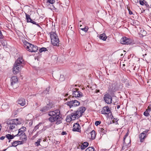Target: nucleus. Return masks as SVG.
<instances>
[{
    "label": "nucleus",
    "instance_id": "79ce46f5",
    "mask_svg": "<svg viewBox=\"0 0 151 151\" xmlns=\"http://www.w3.org/2000/svg\"><path fill=\"white\" fill-rule=\"evenodd\" d=\"M6 106L7 107V108H8V106L4 104L2 105V108H4Z\"/></svg>",
    "mask_w": 151,
    "mask_h": 151
},
{
    "label": "nucleus",
    "instance_id": "1a4fd4ad",
    "mask_svg": "<svg viewBox=\"0 0 151 151\" xmlns=\"http://www.w3.org/2000/svg\"><path fill=\"white\" fill-rule=\"evenodd\" d=\"M120 41L121 43L123 44H129L132 42L130 39L126 37H122Z\"/></svg>",
    "mask_w": 151,
    "mask_h": 151
},
{
    "label": "nucleus",
    "instance_id": "13d9d810",
    "mask_svg": "<svg viewBox=\"0 0 151 151\" xmlns=\"http://www.w3.org/2000/svg\"><path fill=\"white\" fill-rule=\"evenodd\" d=\"M66 100H68V99H67V98L66 99Z\"/></svg>",
    "mask_w": 151,
    "mask_h": 151
},
{
    "label": "nucleus",
    "instance_id": "412c9836",
    "mask_svg": "<svg viewBox=\"0 0 151 151\" xmlns=\"http://www.w3.org/2000/svg\"><path fill=\"white\" fill-rule=\"evenodd\" d=\"M91 138L92 139H94L96 137V135L95 131L93 130L91 132Z\"/></svg>",
    "mask_w": 151,
    "mask_h": 151
},
{
    "label": "nucleus",
    "instance_id": "f704fd0d",
    "mask_svg": "<svg viewBox=\"0 0 151 151\" xmlns=\"http://www.w3.org/2000/svg\"><path fill=\"white\" fill-rule=\"evenodd\" d=\"M88 29V27H87V28L85 27L83 28H81V29L83 31H84L85 32H87Z\"/></svg>",
    "mask_w": 151,
    "mask_h": 151
},
{
    "label": "nucleus",
    "instance_id": "72a5a7b5",
    "mask_svg": "<svg viewBox=\"0 0 151 151\" xmlns=\"http://www.w3.org/2000/svg\"><path fill=\"white\" fill-rule=\"evenodd\" d=\"M101 123V122L100 121H96L95 122V125H96V126H97L98 125H99V124H100Z\"/></svg>",
    "mask_w": 151,
    "mask_h": 151
},
{
    "label": "nucleus",
    "instance_id": "f257e3e1",
    "mask_svg": "<svg viewBox=\"0 0 151 151\" xmlns=\"http://www.w3.org/2000/svg\"><path fill=\"white\" fill-rule=\"evenodd\" d=\"M60 110L56 109L48 112V115L50 116L48 119L51 122H56V124L58 125L62 122V118L60 116Z\"/></svg>",
    "mask_w": 151,
    "mask_h": 151
},
{
    "label": "nucleus",
    "instance_id": "9b49d317",
    "mask_svg": "<svg viewBox=\"0 0 151 151\" xmlns=\"http://www.w3.org/2000/svg\"><path fill=\"white\" fill-rule=\"evenodd\" d=\"M75 90L73 91V97H79L83 96V94L80 91H78V89L75 88Z\"/></svg>",
    "mask_w": 151,
    "mask_h": 151
},
{
    "label": "nucleus",
    "instance_id": "f3484780",
    "mask_svg": "<svg viewBox=\"0 0 151 151\" xmlns=\"http://www.w3.org/2000/svg\"><path fill=\"white\" fill-rule=\"evenodd\" d=\"M22 141H14L12 143V146L16 147L19 144H22L24 143V141H23L22 140Z\"/></svg>",
    "mask_w": 151,
    "mask_h": 151
},
{
    "label": "nucleus",
    "instance_id": "680f3d73",
    "mask_svg": "<svg viewBox=\"0 0 151 151\" xmlns=\"http://www.w3.org/2000/svg\"><path fill=\"white\" fill-rule=\"evenodd\" d=\"M122 55H123V54H122L121 55V56H122Z\"/></svg>",
    "mask_w": 151,
    "mask_h": 151
},
{
    "label": "nucleus",
    "instance_id": "3c124183",
    "mask_svg": "<svg viewBox=\"0 0 151 151\" xmlns=\"http://www.w3.org/2000/svg\"><path fill=\"white\" fill-rule=\"evenodd\" d=\"M126 85H127V86H129V84L128 83H126Z\"/></svg>",
    "mask_w": 151,
    "mask_h": 151
},
{
    "label": "nucleus",
    "instance_id": "09e8293b",
    "mask_svg": "<svg viewBox=\"0 0 151 151\" xmlns=\"http://www.w3.org/2000/svg\"><path fill=\"white\" fill-rule=\"evenodd\" d=\"M38 133V132L37 133ZM38 135V133H37L34 136H33V137L34 138H35L36 137H37V136Z\"/></svg>",
    "mask_w": 151,
    "mask_h": 151
},
{
    "label": "nucleus",
    "instance_id": "6e6552de",
    "mask_svg": "<svg viewBox=\"0 0 151 151\" xmlns=\"http://www.w3.org/2000/svg\"><path fill=\"white\" fill-rule=\"evenodd\" d=\"M67 105L69 106L70 107H76L79 106L80 104V103L77 100H72L71 101H68L67 102Z\"/></svg>",
    "mask_w": 151,
    "mask_h": 151
},
{
    "label": "nucleus",
    "instance_id": "603ef678",
    "mask_svg": "<svg viewBox=\"0 0 151 151\" xmlns=\"http://www.w3.org/2000/svg\"><path fill=\"white\" fill-rule=\"evenodd\" d=\"M68 95V93H67V94H65V96H67Z\"/></svg>",
    "mask_w": 151,
    "mask_h": 151
},
{
    "label": "nucleus",
    "instance_id": "4c0bfd02",
    "mask_svg": "<svg viewBox=\"0 0 151 151\" xmlns=\"http://www.w3.org/2000/svg\"><path fill=\"white\" fill-rule=\"evenodd\" d=\"M41 140V139H39L37 140V142H35L37 144V146L40 145V142Z\"/></svg>",
    "mask_w": 151,
    "mask_h": 151
},
{
    "label": "nucleus",
    "instance_id": "423d86ee",
    "mask_svg": "<svg viewBox=\"0 0 151 151\" xmlns=\"http://www.w3.org/2000/svg\"><path fill=\"white\" fill-rule=\"evenodd\" d=\"M23 43L24 47L29 52H36L38 50V47L37 46L30 44L26 41H24Z\"/></svg>",
    "mask_w": 151,
    "mask_h": 151
},
{
    "label": "nucleus",
    "instance_id": "dca6fc26",
    "mask_svg": "<svg viewBox=\"0 0 151 151\" xmlns=\"http://www.w3.org/2000/svg\"><path fill=\"white\" fill-rule=\"evenodd\" d=\"M80 126L79 124L76 123L74 124L73 127V131L80 132L81 131Z\"/></svg>",
    "mask_w": 151,
    "mask_h": 151
},
{
    "label": "nucleus",
    "instance_id": "c03bdc74",
    "mask_svg": "<svg viewBox=\"0 0 151 151\" xmlns=\"http://www.w3.org/2000/svg\"><path fill=\"white\" fill-rule=\"evenodd\" d=\"M128 11L129 12V14H133L132 12L129 9H128Z\"/></svg>",
    "mask_w": 151,
    "mask_h": 151
},
{
    "label": "nucleus",
    "instance_id": "2eb2a0df",
    "mask_svg": "<svg viewBox=\"0 0 151 151\" xmlns=\"http://www.w3.org/2000/svg\"><path fill=\"white\" fill-rule=\"evenodd\" d=\"M11 85L14 87L15 85L17 83L18 79L16 76H13L11 78Z\"/></svg>",
    "mask_w": 151,
    "mask_h": 151
},
{
    "label": "nucleus",
    "instance_id": "052dcab7",
    "mask_svg": "<svg viewBox=\"0 0 151 151\" xmlns=\"http://www.w3.org/2000/svg\"><path fill=\"white\" fill-rule=\"evenodd\" d=\"M133 24H134V22L133 21Z\"/></svg>",
    "mask_w": 151,
    "mask_h": 151
},
{
    "label": "nucleus",
    "instance_id": "39448f33",
    "mask_svg": "<svg viewBox=\"0 0 151 151\" xmlns=\"http://www.w3.org/2000/svg\"><path fill=\"white\" fill-rule=\"evenodd\" d=\"M21 121L20 119H16L9 120L7 123L9 129L11 130L17 127V125L21 124Z\"/></svg>",
    "mask_w": 151,
    "mask_h": 151
},
{
    "label": "nucleus",
    "instance_id": "7c9ffc66",
    "mask_svg": "<svg viewBox=\"0 0 151 151\" xmlns=\"http://www.w3.org/2000/svg\"><path fill=\"white\" fill-rule=\"evenodd\" d=\"M20 130L23 131L24 132L26 131V128L25 127H22L21 128L19 129Z\"/></svg>",
    "mask_w": 151,
    "mask_h": 151
},
{
    "label": "nucleus",
    "instance_id": "a19ab883",
    "mask_svg": "<svg viewBox=\"0 0 151 151\" xmlns=\"http://www.w3.org/2000/svg\"><path fill=\"white\" fill-rule=\"evenodd\" d=\"M100 131L101 132H102L104 133H105V131L104 130V129L101 128V129Z\"/></svg>",
    "mask_w": 151,
    "mask_h": 151
},
{
    "label": "nucleus",
    "instance_id": "9d476101",
    "mask_svg": "<svg viewBox=\"0 0 151 151\" xmlns=\"http://www.w3.org/2000/svg\"><path fill=\"white\" fill-rule=\"evenodd\" d=\"M104 99L105 102L108 104H110L112 103V97L108 94H106L104 95Z\"/></svg>",
    "mask_w": 151,
    "mask_h": 151
},
{
    "label": "nucleus",
    "instance_id": "473e14b6",
    "mask_svg": "<svg viewBox=\"0 0 151 151\" xmlns=\"http://www.w3.org/2000/svg\"><path fill=\"white\" fill-rule=\"evenodd\" d=\"M47 2H49L51 4H53L55 2L54 0H48L47 1Z\"/></svg>",
    "mask_w": 151,
    "mask_h": 151
},
{
    "label": "nucleus",
    "instance_id": "c85d7f7f",
    "mask_svg": "<svg viewBox=\"0 0 151 151\" xmlns=\"http://www.w3.org/2000/svg\"><path fill=\"white\" fill-rule=\"evenodd\" d=\"M30 22L32 23L33 24H36L39 27L41 28V27L40 26L39 24H38L37 23V22L33 21V20L32 19V21H31Z\"/></svg>",
    "mask_w": 151,
    "mask_h": 151
},
{
    "label": "nucleus",
    "instance_id": "ea45409f",
    "mask_svg": "<svg viewBox=\"0 0 151 151\" xmlns=\"http://www.w3.org/2000/svg\"><path fill=\"white\" fill-rule=\"evenodd\" d=\"M139 2L140 4H141L142 5H143L144 4V3L143 1L142 0H139Z\"/></svg>",
    "mask_w": 151,
    "mask_h": 151
},
{
    "label": "nucleus",
    "instance_id": "4468645a",
    "mask_svg": "<svg viewBox=\"0 0 151 151\" xmlns=\"http://www.w3.org/2000/svg\"><path fill=\"white\" fill-rule=\"evenodd\" d=\"M17 102L18 104L21 106H24L27 104L25 99L22 98H19Z\"/></svg>",
    "mask_w": 151,
    "mask_h": 151
},
{
    "label": "nucleus",
    "instance_id": "4be33fe9",
    "mask_svg": "<svg viewBox=\"0 0 151 151\" xmlns=\"http://www.w3.org/2000/svg\"><path fill=\"white\" fill-rule=\"evenodd\" d=\"M16 136L15 135L14 136L13 135H11L9 134H8L6 135V137L9 139H13Z\"/></svg>",
    "mask_w": 151,
    "mask_h": 151
},
{
    "label": "nucleus",
    "instance_id": "de8ad7c7",
    "mask_svg": "<svg viewBox=\"0 0 151 151\" xmlns=\"http://www.w3.org/2000/svg\"><path fill=\"white\" fill-rule=\"evenodd\" d=\"M151 110V108H150V106H148V108H147V109L146 110L147 111V110H149V111H150Z\"/></svg>",
    "mask_w": 151,
    "mask_h": 151
},
{
    "label": "nucleus",
    "instance_id": "b1692460",
    "mask_svg": "<svg viewBox=\"0 0 151 151\" xmlns=\"http://www.w3.org/2000/svg\"><path fill=\"white\" fill-rule=\"evenodd\" d=\"M26 19L27 20V22H30L31 21H32V19L30 17V16L29 15L26 14Z\"/></svg>",
    "mask_w": 151,
    "mask_h": 151
},
{
    "label": "nucleus",
    "instance_id": "cd10ccee",
    "mask_svg": "<svg viewBox=\"0 0 151 151\" xmlns=\"http://www.w3.org/2000/svg\"><path fill=\"white\" fill-rule=\"evenodd\" d=\"M85 151H94V148L92 147H89L87 148Z\"/></svg>",
    "mask_w": 151,
    "mask_h": 151
},
{
    "label": "nucleus",
    "instance_id": "f8f14e48",
    "mask_svg": "<svg viewBox=\"0 0 151 151\" xmlns=\"http://www.w3.org/2000/svg\"><path fill=\"white\" fill-rule=\"evenodd\" d=\"M101 114H109L111 113L109 108L108 106L104 107L101 111Z\"/></svg>",
    "mask_w": 151,
    "mask_h": 151
},
{
    "label": "nucleus",
    "instance_id": "e433bc0d",
    "mask_svg": "<svg viewBox=\"0 0 151 151\" xmlns=\"http://www.w3.org/2000/svg\"><path fill=\"white\" fill-rule=\"evenodd\" d=\"M127 135H128V133H127V134L125 135H124V137L123 139L124 145V144L125 143V139L127 137Z\"/></svg>",
    "mask_w": 151,
    "mask_h": 151
},
{
    "label": "nucleus",
    "instance_id": "a18cd8bd",
    "mask_svg": "<svg viewBox=\"0 0 151 151\" xmlns=\"http://www.w3.org/2000/svg\"><path fill=\"white\" fill-rule=\"evenodd\" d=\"M5 138V136H1L0 137V139L1 140H3Z\"/></svg>",
    "mask_w": 151,
    "mask_h": 151
},
{
    "label": "nucleus",
    "instance_id": "a211bd4d",
    "mask_svg": "<svg viewBox=\"0 0 151 151\" xmlns=\"http://www.w3.org/2000/svg\"><path fill=\"white\" fill-rule=\"evenodd\" d=\"M146 137V134L144 132L141 133L139 135V138L140 139V142H142L143 141L142 140L144 139Z\"/></svg>",
    "mask_w": 151,
    "mask_h": 151
},
{
    "label": "nucleus",
    "instance_id": "ddd939ff",
    "mask_svg": "<svg viewBox=\"0 0 151 151\" xmlns=\"http://www.w3.org/2000/svg\"><path fill=\"white\" fill-rule=\"evenodd\" d=\"M50 103L47 104L46 106L42 108L40 110V111L42 113L46 112L52 107V105H50Z\"/></svg>",
    "mask_w": 151,
    "mask_h": 151
},
{
    "label": "nucleus",
    "instance_id": "7ed1b4c3",
    "mask_svg": "<svg viewBox=\"0 0 151 151\" xmlns=\"http://www.w3.org/2000/svg\"><path fill=\"white\" fill-rule=\"evenodd\" d=\"M86 110V109L84 107H80L77 111H74L70 114L71 119L73 120L78 119L82 116Z\"/></svg>",
    "mask_w": 151,
    "mask_h": 151
},
{
    "label": "nucleus",
    "instance_id": "aec40b11",
    "mask_svg": "<svg viewBox=\"0 0 151 151\" xmlns=\"http://www.w3.org/2000/svg\"><path fill=\"white\" fill-rule=\"evenodd\" d=\"M88 145V143L87 142H84L81 146L82 149H84L86 148Z\"/></svg>",
    "mask_w": 151,
    "mask_h": 151
},
{
    "label": "nucleus",
    "instance_id": "bf43d9fd",
    "mask_svg": "<svg viewBox=\"0 0 151 151\" xmlns=\"http://www.w3.org/2000/svg\"><path fill=\"white\" fill-rule=\"evenodd\" d=\"M135 22H137V21H134V22H135Z\"/></svg>",
    "mask_w": 151,
    "mask_h": 151
},
{
    "label": "nucleus",
    "instance_id": "4d7b16f0",
    "mask_svg": "<svg viewBox=\"0 0 151 151\" xmlns=\"http://www.w3.org/2000/svg\"><path fill=\"white\" fill-rule=\"evenodd\" d=\"M70 96H69V97H68V99H69V98L70 97Z\"/></svg>",
    "mask_w": 151,
    "mask_h": 151
},
{
    "label": "nucleus",
    "instance_id": "bb28decb",
    "mask_svg": "<svg viewBox=\"0 0 151 151\" xmlns=\"http://www.w3.org/2000/svg\"><path fill=\"white\" fill-rule=\"evenodd\" d=\"M140 34L143 36H145L146 34V32L143 29L141 30L140 32Z\"/></svg>",
    "mask_w": 151,
    "mask_h": 151
},
{
    "label": "nucleus",
    "instance_id": "c756f323",
    "mask_svg": "<svg viewBox=\"0 0 151 151\" xmlns=\"http://www.w3.org/2000/svg\"><path fill=\"white\" fill-rule=\"evenodd\" d=\"M46 50H47V48L45 47H42L39 50V52H41L43 51H45Z\"/></svg>",
    "mask_w": 151,
    "mask_h": 151
},
{
    "label": "nucleus",
    "instance_id": "c9c22d12",
    "mask_svg": "<svg viewBox=\"0 0 151 151\" xmlns=\"http://www.w3.org/2000/svg\"><path fill=\"white\" fill-rule=\"evenodd\" d=\"M146 51V50L145 49H143V50H142V54H143V56L144 57L145 55H147V54L146 53H145V52Z\"/></svg>",
    "mask_w": 151,
    "mask_h": 151
},
{
    "label": "nucleus",
    "instance_id": "37998d69",
    "mask_svg": "<svg viewBox=\"0 0 151 151\" xmlns=\"http://www.w3.org/2000/svg\"><path fill=\"white\" fill-rule=\"evenodd\" d=\"M67 134L66 132H62L61 134L62 135H65Z\"/></svg>",
    "mask_w": 151,
    "mask_h": 151
},
{
    "label": "nucleus",
    "instance_id": "864d4df0",
    "mask_svg": "<svg viewBox=\"0 0 151 151\" xmlns=\"http://www.w3.org/2000/svg\"><path fill=\"white\" fill-rule=\"evenodd\" d=\"M99 90H97V91H96V92H99Z\"/></svg>",
    "mask_w": 151,
    "mask_h": 151
},
{
    "label": "nucleus",
    "instance_id": "8fccbe9b",
    "mask_svg": "<svg viewBox=\"0 0 151 151\" xmlns=\"http://www.w3.org/2000/svg\"><path fill=\"white\" fill-rule=\"evenodd\" d=\"M120 105H117V109H119L120 108Z\"/></svg>",
    "mask_w": 151,
    "mask_h": 151
},
{
    "label": "nucleus",
    "instance_id": "393cba45",
    "mask_svg": "<svg viewBox=\"0 0 151 151\" xmlns=\"http://www.w3.org/2000/svg\"><path fill=\"white\" fill-rule=\"evenodd\" d=\"M49 88H47L45 90L43 91L42 93H43V96H44L45 95L48 94L49 92Z\"/></svg>",
    "mask_w": 151,
    "mask_h": 151
},
{
    "label": "nucleus",
    "instance_id": "6e6d98bb",
    "mask_svg": "<svg viewBox=\"0 0 151 151\" xmlns=\"http://www.w3.org/2000/svg\"><path fill=\"white\" fill-rule=\"evenodd\" d=\"M34 95H35V96H37L36 95H33V96H34Z\"/></svg>",
    "mask_w": 151,
    "mask_h": 151
},
{
    "label": "nucleus",
    "instance_id": "5fc2aeb1",
    "mask_svg": "<svg viewBox=\"0 0 151 151\" xmlns=\"http://www.w3.org/2000/svg\"><path fill=\"white\" fill-rule=\"evenodd\" d=\"M6 150V149H4L2 151H5Z\"/></svg>",
    "mask_w": 151,
    "mask_h": 151
},
{
    "label": "nucleus",
    "instance_id": "20e7f679",
    "mask_svg": "<svg viewBox=\"0 0 151 151\" xmlns=\"http://www.w3.org/2000/svg\"><path fill=\"white\" fill-rule=\"evenodd\" d=\"M50 34L51 44L54 46H59L60 43H59V38L56 32H51Z\"/></svg>",
    "mask_w": 151,
    "mask_h": 151
},
{
    "label": "nucleus",
    "instance_id": "49530a36",
    "mask_svg": "<svg viewBox=\"0 0 151 151\" xmlns=\"http://www.w3.org/2000/svg\"><path fill=\"white\" fill-rule=\"evenodd\" d=\"M149 130L147 129L145 131H143L142 132H144L146 134V133H147L148 132V131Z\"/></svg>",
    "mask_w": 151,
    "mask_h": 151
},
{
    "label": "nucleus",
    "instance_id": "a878e982",
    "mask_svg": "<svg viewBox=\"0 0 151 151\" xmlns=\"http://www.w3.org/2000/svg\"><path fill=\"white\" fill-rule=\"evenodd\" d=\"M72 120H73L71 119V117L70 114L68 115L66 118V121L67 122H70Z\"/></svg>",
    "mask_w": 151,
    "mask_h": 151
},
{
    "label": "nucleus",
    "instance_id": "f03ea898",
    "mask_svg": "<svg viewBox=\"0 0 151 151\" xmlns=\"http://www.w3.org/2000/svg\"><path fill=\"white\" fill-rule=\"evenodd\" d=\"M24 65V61L21 57H19L17 59L14 64L13 72L14 74H17L19 71L21 67H23Z\"/></svg>",
    "mask_w": 151,
    "mask_h": 151
},
{
    "label": "nucleus",
    "instance_id": "6ab92c4d",
    "mask_svg": "<svg viewBox=\"0 0 151 151\" xmlns=\"http://www.w3.org/2000/svg\"><path fill=\"white\" fill-rule=\"evenodd\" d=\"M99 38L100 39L104 41L106 40L107 38V37L105 34L103 33L100 35L99 36Z\"/></svg>",
    "mask_w": 151,
    "mask_h": 151
},
{
    "label": "nucleus",
    "instance_id": "2f4dec72",
    "mask_svg": "<svg viewBox=\"0 0 151 151\" xmlns=\"http://www.w3.org/2000/svg\"><path fill=\"white\" fill-rule=\"evenodd\" d=\"M65 80V78L63 75H61L60 78V81H63Z\"/></svg>",
    "mask_w": 151,
    "mask_h": 151
},
{
    "label": "nucleus",
    "instance_id": "e2e57ef3",
    "mask_svg": "<svg viewBox=\"0 0 151 151\" xmlns=\"http://www.w3.org/2000/svg\"><path fill=\"white\" fill-rule=\"evenodd\" d=\"M14 87V88H15V87L16 88V87Z\"/></svg>",
    "mask_w": 151,
    "mask_h": 151
},
{
    "label": "nucleus",
    "instance_id": "5701e85b",
    "mask_svg": "<svg viewBox=\"0 0 151 151\" xmlns=\"http://www.w3.org/2000/svg\"><path fill=\"white\" fill-rule=\"evenodd\" d=\"M42 124V123H40L37 125H36L34 128L33 131L34 132H35L36 130L39 129V127Z\"/></svg>",
    "mask_w": 151,
    "mask_h": 151
},
{
    "label": "nucleus",
    "instance_id": "0eeeda50",
    "mask_svg": "<svg viewBox=\"0 0 151 151\" xmlns=\"http://www.w3.org/2000/svg\"><path fill=\"white\" fill-rule=\"evenodd\" d=\"M16 136H20V139L21 140H22L23 141H26L27 139V137L26 135L24 132L22 131L19 129L18 134L15 135Z\"/></svg>",
    "mask_w": 151,
    "mask_h": 151
},
{
    "label": "nucleus",
    "instance_id": "58836bf2",
    "mask_svg": "<svg viewBox=\"0 0 151 151\" xmlns=\"http://www.w3.org/2000/svg\"><path fill=\"white\" fill-rule=\"evenodd\" d=\"M147 111H145L144 112V114L145 116H148L149 115V114L148 112H147Z\"/></svg>",
    "mask_w": 151,
    "mask_h": 151
}]
</instances>
